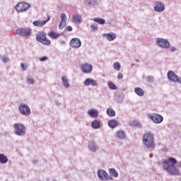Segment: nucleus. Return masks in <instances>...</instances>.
<instances>
[{"label": "nucleus", "instance_id": "nucleus-34", "mask_svg": "<svg viewBox=\"0 0 181 181\" xmlns=\"http://www.w3.org/2000/svg\"><path fill=\"white\" fill-rule=\"evenodd\" d=\"M113 69L117 71H119V70H121V64H119V62H115L113 64Z\"/></svg>", "mask_w": 181, "mask_h": 181}, {"label": "nucleus", "instance_id": "nucleus-4", "mask_svg": "<svg viewBox=\"0 0 181 181\" xmlns=\"http://www.w3.org/2000/svg\"><path fill=\"white\" fill-rule=\"evenodd\" d=\"M16 33L18 35V36H21V37L29 39V37L32 36L33 31L30 27H28L24 28H18L16 30Z\"/></svg>", "mask_w": 181, "mask_h": 181}, {"label": "nucleus", "instance_id": "nucleus-45", "mask_svg": "<svg viewBox=\"0 0 181 181\" xmlns=\"http://www.w3.org/2000/svg\"><path fill=\"white\" fill-rule=\"evenodd\" d=\"M47 23V21L45 20V21H40V26H44V25H46V23Z\"/></svg>", "mask_w": 181, "mask_h": 181}, {"label": "nucleus", "instance_id": "nucleus-14", "mask_svg": "<svg viewBox=\"0 0 181 181\" xmlns=\"http://www.w3.org/2000/svg\"><path fill=\"white\" fill-rule=\"evenodd\" d=\"M83 86H85V87H88V86H93V87H97V86H98V83L97 82V81L94 79L88 78L84 81Z\"/></svg>", "mask_w": 181, "mask_h": 181}, {"label": "nucleus", "instance_id": "nucleus-18", "mask_svg": "<svg viewBox=\"0 0 181 181\" xmlns=\"http://www.w3.org/2000/svg\"><path fill=\"white\" fill-rule=\"evenodd\" d=\"M72 22L73 23L80 25V23L83 22V18L81 17V15L78 13L74 14L72 16Z\"/></svg>", "mask_w": 181, "mask_h": 181}, {"label": "nucleus", "instance_id": "nucleus-3", "mask_svg": "<svg viewBox=\"0 0 181 181\" xmlns=\"http://www.w3.org/2000/svg\"><path fill=\"white\" fill-rule=\"evenodd\" d=\"M14 134L18 136H25L26 135V127L23 124L15 123L13 124Z\"/></svg>", "mask_w": 181, "mask_h": 181}, {"label": "nucleus", "instance_id": "nucleus-10", "mask_svg": "<svg viewBox=\"0 0 181 181\" xmlns=\"http://www.w3.org/2000/svg\"><path fill=\"white\" fill-rule=\"evenodd\" d=\"M30 8V4L26 2L18 3L16 6V11L17 12H26Z\"/></svg>", "mask_w": 181, "mask_h": 181}, {"label": "nucleus", "instance_id": "nucleus-39", "mask_svg": "<svg viewBox=\"0 0 181 181\" xmlns=\"http://www.w3.org/2000/svg\"><path fill=\"white\" fill-rule=\"evenodd\" d=\"M66 22L67 21H61L59 25V28L61 30L63 29L66 26Z\"/></svg>", "mask_w": 181, "mask_h": 181}, {"label": "nucleus", "instance_id": "nucleus-1", "mask_svg": "<svg viewBox=\"0 0 181 181\" xmlns=\"http://www.w3.org/2000/svg\"><path fill=\"white\" fill-rule=\"evenodd\" d=\"M176 163H177L176 158L170 157L168 160H163V168L171 176H181L180 170L175 165Z\"/></svg>", "mask_w": 181, "mask_h": 181}, {"label": "nucleus", "instance_id": "nucleus-52", "mask_svg": "<svg viewBox=\"0 0 181 181\" xmlns=\"http://www.w3.org/2000/svg\"><path fill=\"white\" fill-rule=\"evenodd\" d=\"M135 62H136L138 63V62H139V59H135Z\"/></svg>", "mask_w": 181, "mask_h": 181}, {"label": "nucleus", "instance_id": "nucleus-28", "mask_svg": "<svg viewBox=\"0 0 181 181\" xmlns=\"http://www.w3.org/2000/svg\"><path fill=\"white\" fill-rule=\"evenodd\" d=\"M116 136L119 139H125V133L122 130L118 131Z\"/></svg>", "mask_w": 181, "mask_h": 181}, {"label": "nucleus", "instance_id": "nucleus-21", "mask_svg": "<svg viewBox=\"0 0 181 181\" xmlns=\"http://www.w3.org/2000/svg\"><path fill=\"white\" fill-rule=\"evenodd\" d=\"M88 114L92 118H97L98 117V110L95 109H90L88 111Z\"/></svg>", "mask_w": 181, "mask_h": 181}, {"label": "nucleus", "instance_id": "nucleus-19", "mask_svg": "<svg viewBox=\"0 0 181 181\" xmlns=\"http://www.w3.org/2000/svg\"><path fill=\"white\" fill-rule=\"evenodd\" d=\"M115 101H117L118 103H122L124 101V93L119 92L115 93Z\"/></svg>", "mask_w": 181, "mask_h": 181}, {"label": "nucleus", "instance_id": "nucleus-48", "mask_svg": "<svg viewBox=\"0 0 181 181\" xmlns=\"http://www.w3.org/2000/svg\"><path fill=\"white\" fill-rule=\"evenodd\" d=\"M37 163H39V160H33V165H37Z\"/></svg>", "mask_w": 181, "mask_h": 181}, {"label": "nucleus", "instance_id": "nucleus-26", "mask_svg": "<svg viewBox=\"0 0 181 181\" xmlns=\"http://www.w3.org/2000/svg\"><path fill=\"white\" fill-rule=\"evenodd\" d=\"M48 36L52 39H57L58 37H60V34L54 31H50L49 33H48Z\"/></svg>", "mask_w": 181, "mask_h": 181}, {"label": "nucleus", "instance_id": "nucleus-53", "mask_svg": "<svg viewBox=\"0 0 181 181\" xmlns=\"http://www.w3.org/2000/svg\"><path fill=\"white\" fill-rule=\"evenodd\" d=\"M109 179L110 180H113V178L112 177H110Z\"/></svg>", "mask_w": 181, "mask_h": 181}, {"label": "nucleus", "instance_id": "nucleus-31", "mask_svg": "<svg viewBox=\"0 0 181 181\" xmlns=\"http://www.w3.org/2000/svg\"><path fill=\"white\" fill-rule=\"evenodd\" d=\"M129 125L130 127H137V128H140L141 127V123L139 122H136L135 120L129 122Z\"/></svg>", "mask_w": 181, "mask_h": 181}, {"label": "nucleus", "instance_id": "nucleus-36", "mask_svg": "<svg viewBox=\"0 0 181 181\" xmlns=\"http://www.w3.org/2000/svg\"><path fill=\"white\" fill-rule=\"evenodd\" d=\"M1 60L3 63H8L9 62V57L5 56V55H3L1 57Z\"/></svg>", "mask_w": 181, "mask_h": 181}, {"label": "nucleus", "instance_id": "nucleus-7", "mask_svg": "<svg viewBox=\"0 0 181 181\" xmlns=\"http://www.w3.org/2000/svg\"><path fill=\"white\" fill-rule=\"evenodd\" d=\"M167 77L171 83H179V84H181V78L176 75L173 71H168L167 73Z\"/></svg>", "mask_w": 181, "mask_h": 181}, {"label": "nucleus", "instance_id": "nucleus-12", "mask_svg": "<svg viewBox=\"0 0 181 181\" xmlns=\"http://www.w3.org/2000/svg\"><path fill=\"white\" fill-rule=\"evenodd\" d=\"M81 70L85 74H90L93 71V65L89 64H82L81 66Z\"/></svg>", "mask_w": 181, "mask_h": 181}, {"label": "nucleus", "instance_id": "nucleus-20", "mask_svg": "<svg viewBox=\"0 0 181 181\" xmlns=\"http://www.w3.org/2000/svg\"><path fill=\"white\" fill-rule=\"evenodd\" d=\"M103 35L106 37L107 40L109 42H112V40H115V39H117V35L114 33H109Z\"/></svg>", "mask_w": 181, "mask_h": 181}, {"label": "nucleus", "instance_id": "nucleus-33", "mask_svg": "<svg viewBox=\"0 0 181 181\" xmlns=\"http://www.w3.org/2000/svg\"><path fill=\"white\" fill-rule=\"evenodd\" d=\"M107 87H109L110 90H117V85L112 81L107 83Z\"/></svg>", "mask_w": 181, "mask_h": 181}, {"label": "nucleus", "instance_id": "nucleus-17", "mask_svg": "<svg viewBox=\"0 0 181 181\" xmlns=\"http://www.w3.org/2000/svg\"><path fill=\"white\" fill-rule=\"evenodd\" d=\"M83 4L89 8H94L98 5V0H83Z\"/></svg>", "mask_w": 181, "mask_h": 181}, {"label": "nucleus", "instance_id": "nucleus-2", "mask_svg": "<svg viewBox=\"0 0 181 181\" xmlns=\"http://www.w3.org/2000/svg\"><path fill=\"white\" fill-rule=\"evenodd\" d=\"M143 145L151 151H153L156 148L155 139L153 138V134L151 132L146 133L142 138Z\"/></svg>", "mask_w": 181, "mask_h": 181}, {"label": "nucleus", "instance_id": "nucleus-40", "mask_svg": "<svg viewBox=\"0 0 181 181\" xmlns=\"http://www.w3.org/2000/svg\"><path fill=\"white\" fill-rule=\"evenodd\" d=\"M21 67L22 71H26V70H28V64L25 65V64L21 63Z\"/></svg>", "mask_w": 181, "mask_h": 181}, {"label": "nucleus", "instance_id": "nucleus-13", "mask_svg": "<svg viewBox=\"0 0 181 181\" xmlns=\"http://www.w3.org/2000/svg\"><path fill=\"white\" fill-rule=\"evenodd\" d=\"M70 46L74 47L75 49H78L81 47V40L78 38H72L70 41Z\"/></svg>", "mask_w": 181, "mask_h": 181}, {"label": "nucleus", "instance_id": "nucleus-41", "mask_svg": "<svg viewBox=\"0 0 181 181\" xmlns=\"http://www.w3.org/2000/svg\"><path fill=\"white\" fill-rule=\"evenodd\" d=\"M27 82L29 84H35V79L33 78H30V77L28 76L27 78Z\"/></svg>", "mask_w": 181, "mask_h": 181}, {"label": "nucleus", "instance_id": "nucleus-42", "mask_svg": "<svg viewBox=\"0 0 181 181\" xmlns=\"http://www.w3.org/2000/svg\"><path fill=\"white\" fill-rule=\"evenodd\" d=\"M33 25H34V26H40V21H33Z\"/></svg>", "mask_w": 181, "mask_h": 181}, {"label": "nucleus", "instance_id": "nucleus-47", "mask_svg": "<svg viewBox=\"0 0 181 181\" xmlns=\"http://www.w3.org/2000/svg\"><path fill=\"white\" fill-rule=\"evenodd\" d=\"M170 52H171L172 53H173V52H176V47H173L170 48Z\"/></svg>", "mask_w": 181, "mask_h": 181}, {"label": "nucleus", "instance_id": "nucleus-22", "mask_svg": "<svg viewBox=\"0 0 181 181\" xmlns=\"http://www.w3.org/2000/svg\"><path fill=\"white\" fill-rule=\"evenodd\" d=\"M134 93L139 95V97H144L145 95V92H144V89L139 87H136L134 88Z\"/></svg>", "mask_w": 181, "mask_h": 181}, {"label": "nucleus", "instance_id": "nucleus-6", "mask_svg": "<svg viewBox=\"0 0 181 181\" xmlns=\"http://www.w3.org/2000/svg\"><path fill=\"white\" fill-rule=\"evenodd\" d=\"M156 43L158 47H161L162 49H169L170 47V42L165 38H156Z\"/></svg>", "mask_w": 181, "mask_h": 181}, {"label": "nucleus", "instance_id": "nucleus-46", "mask_svg": "<svg viewBox=\"0 0 181 181\" xmlns=\"http://www.w3.org/2000/svg\"><path fill=\"white\" fill-rule=\"evenodd\" d=\"M67 32H71L73 30V27L71 25H68L66 28Z\"/></svg>", "mask_w": 181, "mask_h": 181}, {"label": "nucleus", "instance_id": "nucleus-43", "mask_svg": "<svg viewBox=\"0 0 181 181\" xmlns=\"http://www.w3.org/2000/svg\"><path fill=\"white\" fill-rule=\"evenodd\" d=\"M118 80H122L124 78V74L119 73L117 75Z\"/></svg>", "mask_w": 181, "mask_h": 181}, {"label": "nucleus", "instance_id": "nucleus-44", "mask_svg": "<svg viewBox=\"0 0 181 181\" xmlns=\"http://www.w3.org/2000/svg\"><path fill=\"white\" fill-rule=\"evenodd\" d=\"M46 60H47V57L46 56L40 58V62H46Z\"/></svg>", "mask_w": 181, "mask_h": 181}, {"label": "nucleus", "instance_id": "nucleus-55", "mask_svg": "<svg viewBox=\"0 0 181 181\" xmlns=\"http://www.w3.org/2000/svg\"><path fill=\"white\" fill-rule=\"evenodd\" d=\"M179 167L181 168V163H180Z\"/></svg>", "mask_w": 181, "mask_h": 181}, {"label": "nucleus", "instance_id": "nucleus-9", "mask_svg": "<svg viewBox=\"0 0 181 181\" xmlns=\"http://www.w3.org/2000/svg\"><path fill=\"white\" fill-rule=\"evenodd\" d=\"M19 112L21 113L22 115H25V117H29L32 112L30 111V107L28 106V105L25 103H21L18 107Z\"/></svg>", "mask_w": 181, "mask_h": 181}, {"label": "nucleus", "instance_id": "nucleus-8", "mask_svg": "<svg viewBox=\"0 0 181 181\" xmlns=\"http://www.w3.org/2000/svg\"><path fill=\"white\" fill-rule=\"evenodd\" d=\"M147 117L154 122V124H161L163 122V116L158 113L148 114Z\"/></svg>", "mask_w": 181, "mask_h": 181}, {"label": "nucleus", "instance_id": "nucleus-49", "mask_svg": "<svg viewBox=\"0 0 181 181\" xmlns=\"http://www.w3.org/2000/svg\"><path fill=\"white\" fill-rule=\"evenodd\" d=\"M163 152H168V148L166 147L163 148Z\"/></svg>", "mask_w": 181, "mask_h": 181}, {"label": "nucleus", "instance_id": "nucleus-24", "mask_svg": "<svg viewBox=\"0 0 181 181\" xmlns=\"http://www.w3.org/2000/svg\"><path fill=\"white\" fill-rule=\"evenodd\" d=\"M8 157L5 156L4 154L0 153V163L1 165H5L6 163H8Z\"/></svg>", "mask_w": 181, "mask_h": 181}, {"label": "nucleus", "instance_id": "nucleus-16", "mask_svg": "<svg viewBox=\"0 0 181 181\" xmlns=\"http://www.w3.org/2000/svg\"><path fill=\"white\" fill-rule=\"evenodd\" d=\"M154 11L156 12H163L165 11V4L160 1H156Z\"/></svg>", "mask_w": 181, "mask_h": 181}, {"label": "nucleus", "instance_id": "nucleus-38", "mask_svg": "<svg viewBox=\"0 0 181 181\" xmlns=\"http://www.w3.org/2000/svg\"><path fill=\"white\" fill-rule=\"evenodd\" d=\"M90 28H91L92 32H95V30H98V26L97 25V24H94V23L91 24Z\"/></svg>", "mask_w": 181, "mask_h": 181}, {"label": "nucleus", "instance_id": "nucleus-15", "mask_svg": "<svg viewBox=\"0 0 181 181\" xmlns=\"http://www.w3.org/2000/svg\"><path fill=\"white\" fill-rule=\"evenodd\" d=\"M88 149H89L90 152H97V151H98L100 148L98 147L95 141H91L88 142Z\"/></svg>", "mask_w": 181, "mask_h": 181}, {"label": "nucleus", "instance_id": "nucleus-32", "mask_svg": "<svg viewBox=\"0 0 181 181\" xmlns=\"http://www.w3.org/2000/svg\"><path fill=\"white\" fill-rule=\"evenodd\" d=\"M93 21L96 23H99V25H104L105 23V20H104V18H93Z\"/></svg>", "mask_w": 181, "mask_h": 181}, {"label": "nucleus", "instance_id": "nucleus-23", "mask_svg": "<svg viewBox=\"0 0 181 181\" xmlns=\"http://www.w3.org/2000/svg\"><path fill=\"white\" fill-rule=\"evenodd\" d=\"M91 127L93 129H98V128L101 127V124L100 123V121L95 119L92 122Z\"/></svg>", "mask_w": 181, "mask_h": 181}, {"label": "nucleus", "instance_id": "nucleus-50", "mask_svg": "<svg viewBox=\"0 0 181 181\" xmlns=\"http://www.w3.org/2000/svg\"><path fill=\"white\" fill-rule=\"evenodd\" d=\"M45 21H47V22H49L50 21V16H47V18Z\"/></svg>", "mask_w": 181, "mask_h": 181}, {"label": "nucleus", "instance_id": "nucleus-29", "mask_svg": "<svg viewBox=\"0 0 181 181\" xmlns=\"http://www.w3.org/2000/svg\"><path fill=\"white\" fill-rule=\"evenodd\" d=\"M109 173L112 177H118V172L115 168H110Z\"/></svg>", "mask_w": 181, "mask_h": 181}, {"label": "nucleus", "instance_id": "nucleus-27", "mask_svg": "<svg viewBox=\"0 0 181 181\" xmlns=\"http://www.w3.org/2000/svg\"><path fill=\"white\" fill-rule=\"evenodd\" d=\"M117 125H118V122L115 119H111L108 122V126L110 128H116Z\"/></svg>", "mask_w": 181, "mask_h": 181}, {"label": "nucleus", "instance_id": "nucleus-30", "mask_svg": "<svg viewBox=\"0 0 181 181\" xmlns=\"http://www.w3.org/2000/svg\"><path fill=\"white\" fill-rule=\"evenodd\" d=\"M106 113L109 117H115V110H114L112 108H107Z\"/></svg>", "mask_w": 181, "mask_h": 181}, {"label": "nucleus", "instance_id": "nucleus-37", "mask_svg": "<svg viewBox=\"0 0 181 181\" xmlns=\"http://www.w3.org/2000/svg\"><path fill=\"white\" fill-rule=\"evenodd\" d=\"M61 22H67V16L64 13L61 14Z\"/></svg>", "mask_w": 181, "mask_h": 181}, {"label": "nucleus", "instance_id": "nucleus-25", "mask_svg": "<svg viewBox=\"0 0 181 181\" xmlns=\"http://www.w3.org/2000/svg\"><path fill=\"white\" fill-rule=\"evenodd\" d=\"M62 81L64 87L65 88H70V83H69V80H67V78L66 76H62Z\"/></svg>", "mask_w": 181, "mask_h": 181}, {"label": "nucleus", "instance_id": "nucleus-51", "mask_svg": "<svg viewBox=\"0 0 181 181\" xmlns=\"http://www.w3.org/2000/svg\"><path fill=\"white\" fill-rule=\"evenodd\" d=\"M57 105H60V103L59 102H56Z\"/></svg>", "mask_w": 181, "mask_h": 181}, {"label": "nucleus", "instance_id": "nucleus-11", "mask_svg": "<svg viewBox=\"0 0 181 181\" xmlns=\"http://www.w3.org/2000/svg\"><path fill=\"white\" fill-rule=\"evenodd\" d=\"M98 177L100 180H110L108 173L103 169L98 170Z\"/></svg>", "mask_w": 181, "mask_h": 181}, {"label": "nucleus", "instance_id": "nucleus-54", "mask_svg": "<svg viewBox=\"0 0 181 181\" xmlns=\"http://www.w3.org/2000/svg\"><path fill=\"white\" fill-rule=\"evenodd\" d=\"M135 66V64H132V67H134Z\"/></svg>", "mask_w": 181, "mask_h": 181}, {"label": "nucleus", "instance_id": "nucleus-5", "mask_svg": "<svg viewBox=\"0 0 181 181\" xmlns=\"http://www.w3.org/2000/svg\"><path fill=\"white\" fill-rule=\"evenodd\" d=\"M36 40H37V42H40V43H42V45H45V46H49L51 43L50 40H47L46 33L43 32H39L37 34Z\"/></svg>", "mask_w": 181, "mask_h": 181}, {"label": "nucleus", "instance_id": "nucleus-35", "mask_svg": "<svg viewBox=\"0 0 181 181\" xmlns=\"http://www.w3.org/2000/svg\"><path fill=\"white\" fill-rule=\"evenodd\" d=\"M146 80L148 83H153V81H155V78L153 76H147Z\"/></svg>", "mask_w": 181, "mask_h": 181}]
</instances>
